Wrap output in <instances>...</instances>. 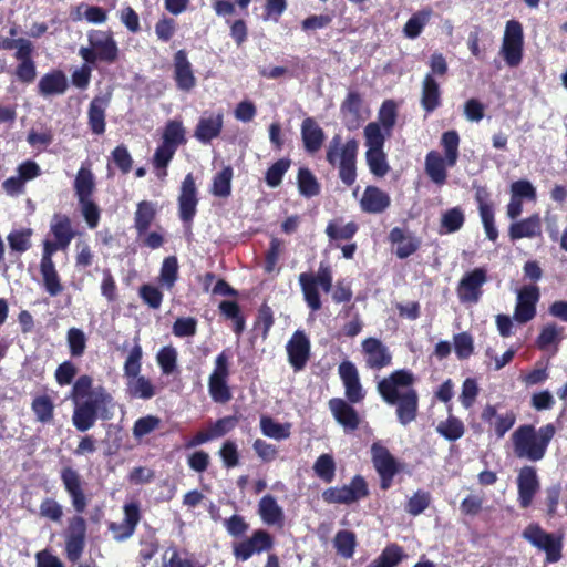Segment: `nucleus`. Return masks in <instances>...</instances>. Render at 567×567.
Segmentation results:
<instances>
[{"label": "nucleus", "instance_id": "21", "mask_svg": "<svg viewBox=\"0 0 567 567\" xmlns=\"http://www.w3.org/2000/svg\"><path fill=\"white\" fill-rule=\"evenodd\" d=\"M272 540L268 533L257 530L254 535L235 547V555L241 560H247L254 554L261 553L271 547Z\"/></svg>", "mask_w": 567, "mask_h": 567}, {"label": "nucleus", "instance_id": "35", "mask_svg": "<svg viewBox=\"0 0 567 567\" xmlns=\"http://www.w3.org/2000/svg\"><path fill=\"white\" fill-rule=\"evenodd\" d=\"M95 189L94 175L90 168L82 166L75 176L74 190L78 199L91 198Z\"/></svg>", "mask_w": 567, "mask_h": 567}, {"label": "nucleus", "instance_id": "17", "mask_svg": "<svg viewBox=\"0 0 567 567\" xmlns=\"http://www.w3.org/2000/svg\"><path fill=\"white\" fill-rule=\"evenodd\" d=\"M197 192L195 181L192 174H187L181 187L178 196L179 217L184 221H190L196 214Z\"/></svg>", "mask_w": 567, "mask_h": 567}, {"label": "nucleus", "instance_id": "57", "mask_svg": "<svg viewBox=\"0 0 567 567\" xmlns=\"http://www.w3.org/2000/svg\"><path fill=\"white\" fill-rule=\"evenodd\" d=\"M32 236L31 229H21L11 231L7 239L12 250L24 252L31 247L30 238Z\"/></svg>", "mask_w": 567, "mask_h": 567}, {"label": "nucleus", "instance_id": "9", "mask_svg": "<svg viewBox=\"0 0 567 567\" xmlns=\"http://www.w3.org/2000/svg\"><path fill=\"white\" fill-rule=\"evenodd\" d=\"M523 27L516 20H509L505 25L501 54L509 66H517L523 58Z\"/></svg>", "mask_w": 567, "mask_h": 567}, {"label": "nucleus", "instance_id": "27", "mask_svg": "<svg viewBox=\"0 0 567 567\" xmlns=\"http://www.w3.org/2000/svg\"><path fill=\"white\" fill-rule=\"evenodd\" d=\"M111 93L95 96L89 109V124L95 134H102L105 131V110L110 103Z\"/></svg>", "mask_w": 567, "mask_h": 567}, {"label": "nucleus", "instance_id": "1", "mask_svg": "<svg viewBox=\"0 0 567 567\" xmlns=\"http://www.w3.org/2000/svg\"><path fill=\"white\" fill-rule=\"evenodd\" d=\"M70 399L74 404L72 423L81 432L90 430L97 419L110 420L113 416L112 395L101 385L93 386L89 375H82L75 381Z\"/></svg>", "mask_w": 567, "mask_h": 567}, {"label": "nucleus", "instance_id": "43", "mask_svg": "<svg viewBox=\"0 0 567 567\" xmlns=\"http://www.w3.org/2000/svg\"><path fill=\"white\" fill-rule=\"evenodd\" d=\"M465 220L464 212L454 207L442 214L441 234H452L462 228Z\"/></svg>", "mask_w": 567, "mask_h": 567}, {"label": "nucleus", "instance_id": "59", "mask_svg": "<svg viewBox=\"0 0 567 567\" xmlns=\"http://www.w3.org/2000/svg\"><path fill=\"white\" fill-rule=\"evenodd\" d=\"M66 341L72 357H81L84 353L86 348V337L81 329H69Z\"/></svg>", "mask_w": 567, "mask_h": 567}, {"label": "nucleus", "instance_id": "7", "mask_svg": "<svg viewBox=\"0 0 567 567\" xmlns=\"http://www.w3.org/2000/svg\"><path fill=\"white\" fill-rule=\"evenodd\" d=\"M413 381L414 378L411 372L400 370L382 380L378 389L384 401L390 404H395L400 400H404L410 393H416L412 389Z\"/></svg>", "mask_w": 567, "mask_h": 567}, {"label": "nucleus", "instance_id": "10", "mask_svg": "<svg viewBox=\"0 0 567 567\" xmlns=\"http://www.w3.org/2000/svg\"><path fill=\"white\" fill-rule=\"evenodd\" d=\"M229 375V357L223 351L215 359V367L209 375L208 390L215 402L225 403L230 400L231 394L227 385Z\"/></svg>", "mask_w": 567, "mask_h": 567}, {"label": "nucleus", "instance_id": "41", "mask_svg": "<svg viewBox=\"0 0 567 567\" xmlns=\"http://www.w3.org/2000/svg\"><path fill=\"white\" fill-rule=\"evenodd\" d=\"M432 16L431 9H424L414 13L405 23L403 33L409 39L417 38L429 23Z\"/></svg>", "mask_w": 567, "mask_h": 567}, {"label": "nucleus", "instance_id": "8", "mask_svg": "<svg viewBox=\"0 0 567 567\" xmlns=\"http://www.w3.org/2000/svg\"><path fill=\"white\" fill-rule=\"evenodd\" d=\"M370 453L372 464L381 478V487L388 489L399 472V463L381 441L372 443Z\"/></svg>", "mask_w": 567, "mask_h": 567}, {"label": "nucleus", "instance_id": "64", "mask_svg": "<svg viewBox=\"0 0 567 567\" xmlns=\"http://www.w3.org/2000/svg\"><path fill=\"white\" fill-rule=\"evenodd\" d=\"M358 230L357 224L350 221L343 226H337L330 223L327 226L326 233L331 239H350Z\"/></svg>", "mask_w": 567, "mask_h": 567}, {"label": "nucleus", "instance_id": "49", "mask_svg": "<svg viewBox=\"0 0 567 567\" xmlns=\"http://www.w3.org/2000/svg\"><path fill=\"white\" fill-rule=\"evenodd\" d=\"M436 431L449 441H456L464 434V424L461 420L450 415L445 421L440 422Z\"/></svg>", "mask_w": 567, "mask_h": 567}, {"label": "nucleus", "instance_id": "13", "mask_svg": "<svg viewBox=\"0 0 567 567\" xmlns=\"http://www.w3.org/2000/svg\"><path fill=\"white\" fill-rule=\"evenodd\" d=\"M224 125V116L220 112H204L194 130V137L203 144L218 137Z\"/></svg>", "mask_w": 567, "mask_h": 567}, {"label": "nucleus", "instance_id": "33", "mask_svg": "<svg viewBox=\"0 0 567 567\" xmlns=\"http://www.w3.org/2000/svg\"><path fill=\"white\" fill-rule=\"evenodd\" d=\"M233 168L227 165L213 176L210 192L214 196L227 198L231 194Z\"/></svg>", "mask_w": 567, "mask_h": 567}, {"label": "nucleus", "instance_id": "20", "mask_svg": "<svg viewBox=\"0 0 567 567\" xmlns=\"http://www.w3.org/2000/svg\"><path fill=\"white\" fill-rule=\"evenodd\" d=\"M61 480L65 491L71 497L76 512L82 513L86 507V498L81 487V477L76 471L65 467L61 472Z\"/></svg>", "mask_w": 567, "mask_h": 567}, {"label": "nucleus", "instance_id": "19", "mask_svg": "<svg viewBox=\"0 0 567 567\" xmlns=\"http://www.w3.org/2000/svg\"><path fill=\"white\" fill-rule=\"evenodd\" d=\"M517 486L519 504L523 508H526L532 504L534 495L539 488L536 470L532 466H524L519 471Z\"/></svg>", "mask_w": 567, "mask_h": 567}, {"label": "nucleus", "instance_id": "47", "mask_svg": "<svg viewBox=\"0 0 567 567\" xmlns=\"http://www.w3.org/2000/svg\"><path fill=\"white\" fill-rule=\"evenodd\" d=\"M404 557V554L398 545L385 547L382 554L374 559L368 567H395Z\"/></svg>", "mask_w": 567, "mask_h": 567}, {"label": "nucleus", "instance_id": "11", "mask_svg": "<svg viewBox=\"0 0 567 567\" xmlns=\"http://www.w3.org/2000/svg\"><path fill=\"white\" fill-rule=\"evenodd\" d=\"M368 493V485L364 478L357 475L348 485L326 489L322 497L327 503L351 504L364 498Z\"/></svg>", "mask_w": 567, "mask_h": 567}, {"label": "nucleus", "instance_id": "23", "mask_svg": "<svg viewBox=\"0 0 567 567\" xmlns=\"http://www.w3.org/2000/svg\"><path fill=\"white\" fill-rule=\"evenodd\" d=\"M310 350L308 338L300 331L293 333L287 344L289 362L296 370H300L306 364Z\"/></svg>", "mask_w": 567, "mask_h": 567}, {"label": "nucleus", "instance_id": "3", "mask_svg": "<svg viewBox=\"0 0 567 567\" xmlns=\"http://www.w3.org/2000/svg\"><path fill=\"white\" fill-rule=\"evenodd\" d=\"M358 152V142L349 140L341 142V137L336 135L329 143L327 151V161L339 168V176L347 185H352L355 181V157Z\"/></svg>", "mask_w": 567, "mask_h": 567}, {"label": "nucleus", "instance_id": "4", "mask_svg": "<svg viewBox=\"0 0 567 567\" xmlns=\"http://www.w3.org/2000/svg\"><path fill=\"white\" fill-rule=\"evenodd\" d=\"M298 279L307 306L312 311L319 310L321 308L319 288L324 292H330L332 288V272L330 268L321 264L316 274L301 272Z\"/></svg>", "mask_w": 567, "mask_h": 567}, {"label": "nucleus", "instance_id": "36", "mask_svg": "<svg viewBox=\"0 0 567 567\" xmlns=\"http://www.w3.org/2000/svg\"><path fill=\"white\" fill-rule=\"evenodd\" d=\"M156 204L152 202H141L137 205V209L135 212V228L137 230V234L140 237L147 231L148 227L151 226L153 219L156 215Z\"/></svg>", "mask_w": 567, "mask_h": 567}, {"label": "nucleus", "instance_id": "54", "mask_svg": "<svg viewBox=\"0 0 567 567\" xmlns=\"http://www.w3.org/2000/svg\"><path fill=\"white\" fill-rule=\"evenodd\" d=\"M378 120L381 128L386 135H391V131L396 122V105L393 101H385L378 114Z\"/></svg>", "mask_w": 567, "mask_h": 567}, {"label": "nucleus", "instance_id": "48", "mask_svg": "<svg viewBox=\"0 0 567 567\" xmlns=\"http://www.w3.org/2000/svg\"><path fill=\"white\" fill-rule=\"evenodd\" d=\"M386 135L380 124L377 122L369 123L364 128V140L367 150H382Z\"/></svg>", "mask_w": 567, "mask_h": 567}, {"label": "nucleus", "instance_id": "39", "mask_svg": "<svg viewBox=\"0 0 567 567\" xmlns=\"http://www.w3.org/2000/svg\"><path fill=\"white\" fill-rule=\"evenodd\" d=\"M40 272L45 291L52 297L60 295L63 290V286L55 269V265L40 264Z\"/></svg>", "mask_w": 567, "mask_h": 567}, {"label": "nucleus", "instance_id": "25", "mask_svg": "<svg viewBox=\"0 0 567 567\" xmlns=\"http://www.w3.org/2000/svg\"><path fill=\"white\" fill-rule=\"evenodd\" d=\"M390 196L375 186H368L360 199V207L369 214H380L390 206Z\"/></svg>", "mask_w": 567, "mask_h": 567}, {"label": "nucleus", "instance_id": "56", "mask_svg": "<svg viewBox=\"0 0 567 567\" xmlns=\"http://www.w3.org/2000/svg\"><path fill=\"white\" fill-rule=\"evenodd\" d=\"M177 272H178V262L176 257L171 256L164 259L161 268V282L164 287L167 289H171L176 279H177Z\"/></svg>", "mask_w": 567, "mask_h": 567}, {"label": "nucleus", "instance_id": "30", "mask_svg": "<svg viewBox=\"0 0 567 567\" xmlns=\"http://www.w3.org/2000/svg\"><path fill=\"white\" fill-rule=\"evenodd\" d=\"M50 230L55 240L65 249L74 237L71 219L66 215L55 214L50 223Z\"/></svg>", "mask_w": 567, "mask_h": 567}, {"label": "nucleus", "instance_id": "52", "mask_svg": "<svg viewBox=\"0 0 567 567\" xmlns=\"http://www.w3.org/2000/svg\"><path fill=\"white\" fill-rule=\"evenodd\" d=\"M357 542L355 535L349 530H340L334 537V547L339 555L344 558H351L354 553Z\"/></svg>", "mask_w": 567, "mask_h": 567}, {"label": "nucleus", "instance_id": "44", "mask_svg": "<svg viewBox=\"0 0 567 567\" xmlns=\"http://www.w3.org/2000/svg\"><path fill=\"white\" fill-rule=\"evenodd\" d=\"M185 127L181 121H168L163 132V143L177 150L181 144L186 142Z\"/></svg>", "mask_w": 567, "mask_h": 567}, {"label": "nucleus", "instance_id": "51", "mask_svg": "<svg viewBox=\"0 0 567 567\" xmlns=\"http://www.w3.org/2000/svg\"><path fill=\"white\" fill-rule=\"evenodd\" d=\"M142 348L138 343H136L130 351L124 363V377L126 378V381L141 377L140 373L142 368Z\"/></svg>", "mask_w": 567, "mask_h": 567}, {"label": "nucleus", "instance_id": "37", "mask_svg": "<svg viewBox=\"0 0 567 567\" xmlns=\"http://www.w3.org/2000/svg\"><path fill=\"white\" fill-rule=\"evenodd\" d=\"M422 106L427 111H434L440 104V87L432 74H426L422 84Z\"/></svg>", "mask_w": 567, "mask_h": 567}, {"label": "nucleus", "instance_id": "61", "mask_svg": "<svg viewBox=\"0 0 567 567\" xmlns=\"http://www.w3.org/2000/svg\"><path fill=\"white\" fill-rule=\"evenodd\" d=\"M298 186L300 193L307 197L315 196L319 193V185L315 176L308 169L301 168L299 171Z\"/></svg>", "mask_w": 567, "mask_h": 567}, {"label": "nucleus", "instance_id": "62", "mask_svg": "<svg viewBox=\"0 0 567 567\" xmlns=\"http://www.w3.org/2000/svg\"><path fill=\"white\" fill-rule=\"evenodd\" d=\"M161 424V420L154 415H147L138 419L133 426V435L136 439H142L143 436L150 434L154 430H156Z\"/></svg>", "mask_w": 567, "mask_h": 567}, {"label": "nucleus", "instance_id": "58", "mask_svg": "<svg viewBox=\"0 0 567 567\" xmlns=\"http://www.w3.org/2000/svg\"><path fill=\"white\" fill-rule=\"evenodd\" d=\"M509 193L512 196L535 202L537 197L535 186L527 179H519L511 184Z\"/></svg>", "mask_w": 567, "mask_h": 567}, {"label": "nucleus", "instance_id": "46", "mask_svg": "<svg viewBox=\"0 0 567 567\" xmlns=\"http://www.w3.org/2000/svg\"><path fill=\"white\" fill-rule=\"evenodd\" d=\"M441 144L444 148L446 163L453 167L458 158L460 136L456 131H447L442 135Z\"/></svg>", "mask_w": 567, "mask_h": 567}, {"label": "nucleus", "instance_id": "45", "mask_svg": "<svg viewBox=\"0 0 567 567\" xmlns=\"http://www.w3.org/2000/svg\"><path fill=\"white\" fill-rule=\"evenodd\" d=\"M315 474L326 483H331L336 476V462L332 455L322 454L313 464Z\"/></svg>", "mask_w": 567, "mask_h": 567}, {"label": "nucleus", "instance_id": "18", "mask_svg": "<svg viewBox=\"0 0 567 567\" xmlns=\"http://www.w3.org/2000/svg\"><path fill=\"white\" fill-rule=\"evenodd\" d=\"M340 379L346 389V396L352 403H358L364 398L355 365L350 361H343L338 369Z\"/></svg>", "mask_w": 567, "mask_h": 567}, {"label": "nucleus", "instance_id": "42", "mask_svg": "<svg viewBox=\"0 0 567 567\" xmlns=\"http://www.w3.org/2000/svg\"><path fill=\"white\" fill-rule=\"evenodd\" d=\"M395 404H398V419L402 425H406L415 419L417 411L416 393H410L404 400H400Z\"/></svg>", "mask_w": 567, "mask_h": 567}, {"label": "nucleus", "instance_id": "53", "mask_svg": "<svg viewBox=\"0 0 567 567\" xmlns=\"http://www.w3.org/2000/svg\"><path fill=\"white\" fill-rule=\"evenodd\" d=\"M32 411L39 422L48 423L53 419L54 404L49 396L40 395L33 400Z\"/></svg>", "mask_w": 567, "mask_h": 567}, {"label": "nucleus", "instance_id": "5", "mask_svg": "<svg viewBox=\"0 0 567 567\" xmlns=\"http://www.w3.org/2000/svg\"><path fill=\"white\" fill-rule=\"evenodd\" d=\"M522 537L533 547L546 555V561L549 564L557 563L561 559L563 535L547 533L538 524L532 523L525 527Z\"/></svg>", "mask_w": 567, "mask_h": 567}, {"label": "nucleus", "instance_id": "12", "mask_svg": "<svg viewBox=\"0 0 567 567\" xmlns=\"http://www.w3.org/2000/svg\"><path fill=\"white\" fill-rule=\"evenodd\" d=\"M487 281L486 270L475 268L466 272L458 282L456 292L461 302L476 303L482 296V287Z\"/></svg>", "mask_w": 567, "mask_h": 567}, {"label": "nucleus", "instance_id": "2", "mask_svg": "<svg viewBox=\"0 0 567 567\" xmlns=\"http://www.w3.org/2000/svg\"><path fill=\"white\" fill-rule=\"evenodd\" d=\"M555 433L553 424H546L538 430L533 425L519 426L512 434L514 454L532 462L540 461Z\"/></svg>", "mask_w": 567, "mask_h": 567}, {"label": "nucleus", "instance_id": "38", "mask_svg": "<svg viewBox=\"0 0 567 567\" xmlns=\"http://www.w3.org/2000/svg\"><path fill=\"white\" fill-rule=\"evenodd\" d=\"M261 433L270 439L280 441L288 439L291 434L290 423H278L269 416H261L260 419Z\"/></svg>", "mask_w": 567, "mask_h": 567}, {"label": "nucleus", "instance_id": "15", "mask_svg": "<svg viewBox=\"0 0 567 567\" xmlns=\"http://www.w3.org/2000/svg\"><path fill=\"white\" fill-rule=\"evenodd\" d=\"M539 299V290L536 286L523 287L517 293V303L514 318L520 323L532 320L536 313V303Z\"/></svg>", "mask_w": 567, "mask_h": 567}, {"label": "nucleus", "instance_id": "16", "mask_svg": "<svg viewBox=\"0 0 567 567\" xmlns=\"http://www.w3.org/2000/svg\"><path fill=\"white\" fill-rule=\"evenodd\" d=\"M173 66L177 89L185 92L192 91L197 84V79L193 65L184 50H179L175 53Z\"/></svg>", "mask_w": 567, "mask_h": 567}, {"label": "nucleus", "instance_id": "50", "mask_svg": "<svg viewBox=\"0 0 567 567\" xmlns=\"http://www.w3.org/2000/svg\"><path fill=\"white\" fill-rule=\"evenodd\" d=\"M367 162L372 174L382 177L389 172L385 153L382 150H367Z\"/></svg>", "mask_w": 567, "mask_h": 567}, {"label": "nucleus", "instance_id": "40", "mask_svg": "<svg viewBox=\"0 0 567 567\" xmlns=\"http://www.w3.org/2000/svg\"><path fill=\"white\" fill-rule=\"evenodd\" d=\"M127 393L137 399L148 400L155 395V386L144 375L126 381Z\"/></svg>", "mask_w": 567, "mask_h": 567}, {"label": "nucleus", "instance_id": "29", "mask_svg": "<svg viewBox=\"0 0 567 567\" xmlns=\"http://www.w3.org/2000/svg\"><path fill=\"white\" fill-rule=\"evenodd\" d=\"M301 135L305 147L308 152H317L323 142L324 134L322 128L311 117H307L301 125Z\"/></svg>", "mask_w": 567, "mask_h": 567}, {"label": "nucleus", "instance_id": "26", "mask_svg": "<svg viewBox=\"0 0 567 567\" xmlns=\"http://www.w3.org/2000/svg\"><path fill=\"white\" fill-rule=\"evenodd\" d=\"M329 408L336 421L344 427V430L353 431L359 425V416L355 410L342 399H332Z\"/></svg>", "mask_w": 567, "mask_h": 567}, {"label": "nucleus", "instance_id": "34", "mask_svg": "<svg viewBox=\"0 0 567 567\" xmlns=\"http://www.w3.org/2000/svg\"><path fill=\"white\" fill-rule=\"evenodd\" d=\"M259 514L262 520L268 525H281L284 513L276 499L270 496H264L259 502Z\"/></svg>", "mask_w": 567, "mask_h": 567}, {"label": "nucleus", "instance_id": "6", "mask_svg": "<svg viewBox=\"0 0 567 567\" xmlns=\"http://www.w3.org/2000/svg\"><path fill=\"white\" fill-rule=\"evenodd\" d=\"M90 47L81 48L79 54L86 63H95L97 60L114 62L118 54V48L113 37L101 30L89 33Z\"/></svg>", "mask_w": 567, "mask_h": 567}, {"label": "nucleus", "instance_id": "14", "mask_svg": "<svg viewBox=\"0 0 567 567\" xmlns=\"http://www.w3.org/2000/svg\"><path fill=\"white\" fill-rule=\"evenodd\" d=\"M481 417L498 439L503 437L516 422V415L513 411L501 413L498 408L492 404L484 406Z\"/></svg>", "mask_w": 567, "mask_h": 567}, {"label": "nucleus", "instance_id": "31", "mask_svg": "<svg viewBox=\"0 0 567 567\" xmlns=\"http://www.w3.org/2000/svg\"><path fill=\"white\" fill-rule=\"evenodd\" d=\"M446 158H443L440 153L431 151L425 157V172L437 185H443L446 181Z\"/></svg>", "mask_w": 567, "mask_h": 567}, {"label": "nucleus", "instance_id": "60", "mask_svg": "<svg viewBox=\"0 0 567 567\" xmlns=\"http://www.w3.org/2000/svg\"><path fill=\"white\" fill-rule=\"evenodd\" d=\"M157 363L164 374H171L176 368L177 351L173 347L162 348L156 357Z\"/></svg>", "mask_w": 567, "mask_h": 567}, {"label": "nucleus", "instance_id": "22", "mask_svg": "<svg viewBox=\"0 0 567 567\" xmlns=\"http://www.w3.org/2000/svg\"><path fill=\"white\" fill-rule=\"evenodd\" d=\"M365 363L371 369H381L391 361V355L382 342L374 338L365 339L362 342Z\"/></svg>", "mask_w": 567, "mask_h": 567}, {"label": "nucleus", "instance_id": "24", "mask_svg": "<svg viewBox=\"0 0 567 567\" xmlns=\"http://www.w3.org/2000/svg\"><path fill=\"white\" fill-rule=\"evenodd\" d=\"M542 235V220L538 214H533L524 219L514 221L508 228L512 240L523 238H536Z\"/></svg>", "mask_w": 567, "mask_h": 567}, {"label": "nucleus", "instance_id": "55", "mask_svg": "<svg viewBox=\"0 0 567 567\" xmlns=\"http://www.w3.org/2000/svg\"><path fill=\"white\" fill-rule=\"evenodd\" d=\"M85 18L91 23H103L106 21V13L100 7L81 4L73 13V20Z\"/></svg>", "mask_w": 567, "mask_h": 567}, {"label": "nucleus", "instance_id": "63", "mask_svg": "<svg viewBox=\"0 0 567 567\" xmlns=\"http://www.w3.org/2000/svg\"><path fill=\"white\" fill-rule=\"evenodd\" d=\"M478 395V385L474 379L467 378L462 385L460 402L465 409L473 406Z\"/></svg>", "mask_w": 567, "mask_h": 567}, {"label": "nucleus", "instance_id": "28", "mask_svg": "<svg viewBox=\"0 0 567 567\" xmlns=\"http://www.w3.org/2000/svg\"><path fill=\"white\" fill-rule=\"evenodd\" d=\"M68 89V80L63 72L53 71L44 74L39 83V93L44 96L62 95Z\"/></svg>", "mask_w": 567, "mask_h": 567}, {"label": "nucleus", "instance_id": "32", "mask_svg": "<svg viewBox=\"0 0 567 567\" xmlns=\"http://www.w3.org/2000/svg\"><path fill=\"white\" fill-rule=\"evenodd\" d=\"M390 239L396 245V255L399 258H406L419 247L420 241L412 235L405 234L400 228H393L390 233Z\"/></svg>", "mask_w": 567, "mask_h": 567}]
</instances>
